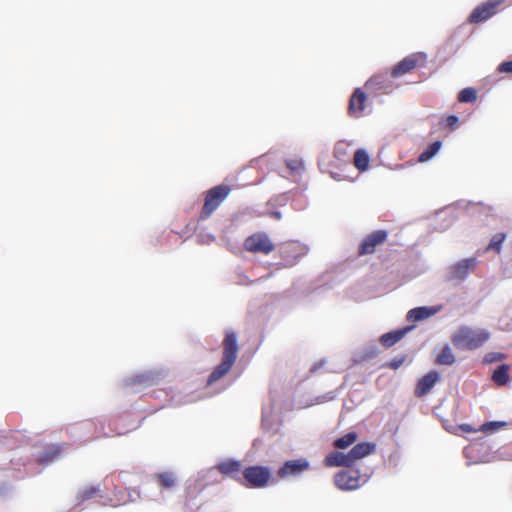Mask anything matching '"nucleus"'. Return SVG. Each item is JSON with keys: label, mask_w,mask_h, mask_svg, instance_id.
<instances>
[{"label": "nucleus", "mask_w": 512, "mask_h": 512, "mask_svg": "<svg viewBox=\"0 0 512 512\" xmlns=\"http://www.w3.org/2000/svg\"><path fill=\"white\" fill-rule=\"evenodd\" d=\"M239 346L237 334L234 331H227L222 341V359L210 373L207 384L211 385L223 378L231 370L238 356Z\"/></svg>", "instance_id": "f257e3e1"}, {"label": "nucleus", "mask_w": 512, "mask_h": 512, "mask_svg": "<svg viewBox=\"0 0 512 512\" xmlns=\"http://www.w3.org/2000/svg\"><path fill=\"white\" fill-rule=\"evenodd\" d=\"M490 339V333L484 329L460 327L452 336L454 346L462 350H475Z\"/></svg>", "instance_id": "f03ea898"}, {"label": "nucleus", "mask_w": 512, "mask_h": 512, "mask_svg": "<svg viewBox=\"0 0 512 512\" xmlns=\"http://www.w3.org/2000/svg\"><path fill=\"white\" fill-rule=\"evenodd\" d=\"M232 188L227 184L216 185L204 192V203L199 213V220L208 219L225 201Z\"/></svg>", "instance_id": "7ed1b4c3"}, {"label": "nucleus", "mask_w": 512, "mask_h": 512, "mask_svg": "<svg viewBox=\"0 0 512 512\" xmlns=\"http://www.w3.org/2000/svg\"><path fill=\"white\" fill-rule=\"evenodd\" d=\"M272 480V473L269 467L261 465H251L245 467L242 472L241 485L247 488H264Z\"/></svg>", "instance_id": "20e7f679"}, {"label": "nucleus", "mask_w": 512, "mask_h": 512, "mask_svg": "<svg viewBox=\"0 0 512 512\" xmlns=\"http://www.w3.org/2000/svg\"><path fill=\"white\" fill-rule=\"evenodd\" d=\"M506 0H487L477 5L468 17L471 24H479L485 22L502 11L505 7Z\"/></svg>", "instance_id": "39448f33"}, {"label": "nucleus", "mask_w": 512, "mask_h": 512, "mask_svg": "<svg viewBox=\"0 0 512 512\" xmlns=\"http://www.w3.org/2000/svg\"><path fill=\"white\" fill-rule=\"evenodd\" d=\"M427 56L423 52L412 53L393 66L390 72L392 78H398L411 73L417 68L426 66Z\"/></svg>", "instance_id": "423d86ee"}, {"label": "nucleus", "mask_w": 512, "mask_h": 512, "mask_svg": "<svg viewBox=\"0 0 512 512\" xmlns=\"http://www.w3.org/2000/svg\"><path fill=\"white\" fill-rule=\"evenodd\" d=\"M244 248L254 254L268 255L275 249V245L266 233L256 232L245 239Z\"/></svg>", "instance_id": "0eeeda50"}, {"label": "nucleus", "mask_w": 512, "mask_h": 512, "mask_svg": "<svg viewBox=\"0 0 512 512\" xmlns=\"http://www.w3.org/2000/svg\"><path fill=\"white\" fill-rule=\"evenodd\" d=\"M387 238L388 232L386 230H376L371 232L360 243L358 247V255L364 256L374 253L378 246L387 241Z\"/></svg>", "instance_id": "6e6552de"}, {"label": "nucleus", "mask_w": 512, "mask_h": 512, "mask_svg": "<svg viewBox=\"0 0 512 512\" xmlns=\"http://www.w3.org/2000/svg\"><path fill=\"white\" fill-rule=\"evenodd\" d=\"M390 77L391 76L388 74L374 75L365 83V87L368 90L378 94H389L395 88V85Z\"/></svg>", "instance_id": "1a4fd4ad"}, {"label": "nucleus", "mask_w": 512, "mask_h": 512, "mask_svg": "<svg viewBox=\"0 0 512 512\" xmlns=\"http://www.w3.org/2000/svg\"><path fill=\"white\" fill-rule=\"evenodd\" d=\"M367 95L361 88H356L349 99L348 114L354 118L365 115L367 107Z\"/></svg>", "instance_id": "9d476101"}, {"label": "nucleus", "mask_w": 512, "mask_h": 512, "mask_svg": "<svg viewBox=\"0 0 512 512\" xmlns=\"http://www.w3.org/2000/svg\"><path fill=\"white\" fill-rule=\"evenodd\" d=\"M334 482L341 490H354L360 487L361 477L357 471L344 470L335 475Z\"/></svg>", "instance_id": "9b49d317"}, {"label": "nucleus", "mask_w": 512, "mask_h": 512, "mask_svg": "<svg viewBox=\"0 0 512 512\" xmlns=\"http://www.w3.org/2000/svg\"><path fill=\"white\" fill-rule=\"evenodd\" d=\"M310 467L309 462L306 459H295L284 462L282 467L277 471V475L280 478H287L290 476H297L308 470Z\"/></svg>", "instance_id": "f8f14e48"}, {"label": "nucleus", "mask_w": 512, "mask_h": 512, "mask_svg": "<svg viewBox=\"0 0 512 512\" xmlns=\"http://www.w3.org/2000/svg\"><path fill=\"white\" fill-rule=\"evenodd\" d=\"M302 247L298 242L290 241L280 247V256L283 259L285 267H291L298 261L302 255Z\"/></svg>", "instance_id": "ddd939ff"}, {"label": "nucleus", "mask_w": 512, "mask_h": 512, "mask_svg": "<svg viewBox=\"0 0 512 512\" xmlns=\"http://www.w3.org/2000/svg\"><path fill=\"white\" fill-rule=\"evenodd\" d=\"M216 469L224 476H228L241 483L244 470L241 461L228 459L217 464Z\"/></svg>", "instance_id": "4468645a"}, {"label": "nucleus", "mask_w": 512, "mask_h": 512, "mask_svg": "<svg viewBox=\"0 0 512 512\" xmlns=\"http://www.w3.org/2000/svg\"><path fill=\"white\" fill-rule=\"evenodd\" d=\"M440 380V375L437 371L432 370L429 371L427 374H425L423 377H421L414 389V395L417 398H422L425 395H427L432 388L435 386V384Z\"/></svg>", "instance_id": "2eb2a0df"}, {"label": "nucleus", "mask_w": 512, "mask_h": 512, "mask_svg": "<svg viewBox=\"0 0 512 512\" xmlns=\"http://www.w3.org/2000/svg\"><path fill=\"white\" fill-rule=\"evenodd\" d=\"M153 481L159 488L161 492L171 491L178 484V477L172 471H164L160 473H155L153 475Z\"/></svg>", "instance_id": "dca6fc26"}, {"label": "nucleus", "mask_w": 512, "mask_h": 512, "mask_svg": "<svg viewBox=\"0 0 512 512\" xmlns=\"http://www.w3.org/2000/svg\"><path fill=\"white\" fill-rule=\"evenodd\" d=\"M476 258H467L457 262L452 267L453 278L463 280L475 268Z\"/></svg>", "instance_id": "f3484780"}, {"label": "nucleus", "mask_w": 512, "mask_h": 512, "mask_svg": "<svg viewBox=\"0 0 512 512\" xmlns=\"http://www.w3.org/2000/svg\"><path fill=\"white\" fill-rule=\"evenodd\" d=\"M79 430L88 440H93L101 436L103 424L100 421L87 420L79 426Z\"/></svg>", "instance_id": "a211bd4d"}, {"label": "nucleus", "mask_w": 512, "mask_h": 512, "mask_svg": "<svg viewBox=\"0 0 512 512\" xmlns=\"http://www.w3.org/2000/svg\"><path fill=\"white\" fill-rule=\"evenodd\" d=\"M326 467H340V466H351V461H349L348 453L344 454L342 452L334 451L329 453L323 461Z\"/></svg>", "instance_id": "6ab92c4d"}, {"label": "nucleus", "mask_w": 512, "mask_h": 512, "mask_svg": "<svg viewBox=\"0 0 512 512\" xmlns=\"http://www.w3.org/2000/svg\"><path fill=\"white\" fill-rule=\"evenodd\" d=\"M374 449V445L366 442L356 444L349 452L348 457L351 461V466L359 459L369 455Z\"/></svg>", "instance_id": "aec40b11"}, {"label": "nucleus", "mask_w": 512, "mask_h": 512, "mask_svg": "<svg viewBox=\"0 0 512 512\" xmlns=\"http://www.w3.org/2000/svg\"><path fill=\"white\" fill-rule=\"evenodd\" d=\"M438 310L431 307H416L411 309L407 313V321L408 322H418L429 318L434 315Z\"/></svg>", "instance_id": "412c9836"}, {"label": "nucleus", "mask_w": 512, "mask_h": 512, "mask_svg": "<svg viewBox=\"0 0 512 512\" xmlns=\"http://www.w3.org/2000/svg\"><path fill=\"white\" fill-rule=\"evenodd\" d=\"M162 378V374L160 372L149 371L140 375H137L133 382L135 384L143 385V386H152L159 383Z\"/></svg>", "instance_id": "4be33fe9"}, {"label": "nucleus", "mask_w": 512, "mask_h": 512, "mask_svg": "<svg viewBox=\"0 0 512 512\" xmlns=\"http://www.w3.org/2000/svg\"><path fill=\"white\" fill-rule=\"evenodd\" d=\"M406 331L407 329H402L385 333L380 337V343L385 347H391L403 338Z\"/></svg>", "instance_id": "5701e85b"}, {"label": "nucleus", "mask_w": 512, "mask_h": 512, "mask_svg": "<svg viewBox=\"0 0 512 512\" xmlns=\"http://www.w3.org/2000/svg\"><path fill=\"white\" fill-rule=\"evenodd\" d=\"M100 494L99 486H87L78 491L76 495V502L78 505L98 496Z\"/></svg>", "instance_id": "b1692460"}, {"label": "nucleus", "mask_w": 512, "mask_h": 512, "mask_svg": "<svg viewBox=\"0 0 512 512\" xmlns=\"http://www.w3.org/2000/svg\"><path fill=\"white\" fill-rule=\"evenodd\" d=\"M510 366L507 364L500 365L492 374V380L498 386H504L509 381Z\"/></svg>", "instance_id": "393cba45"}, {"label": "nucleus", "mask_w": 512, "mask_h": 512, "mask_svg": "<svg viewBox=\"0 0 512 512\" xmlns=\"http://www.w3.org/2000/svg\"><path fill=\"white\" fill-rule=\"evenodd\" d=\"M369 162H370L369 155L367 154V152L365 150H363V149L356 150V152L354 154L353 163H354V166L360 172L366 171L368 169Z\"/></svg>", "instance_id": "a878e982"}, {"label": "nucleus", "mask_w": 512, "mask_h": 512, "mask_svg": "<svg viewBox=\"0 0 512 512\" xmlns=\"http://www.w3.org/2000/svg\"><path fill=\"white\" fill-rule=\"evenodd\" d=\"M435 363L437 365H452L455 363V356L452 352V349L446 345L442 348L440 353L437 355L435 359Z\"/></svg>", "instance_id": "bb28decb"}, {"label": "nucleus", "mask_w": 512, "mask_h": 512, "mask_svg": "<svg viewBox=\"0 0 512 512\" xmlns=\"http://www.w3.org/2000/svg\"><path fill=\"white\" fill-rule=\"evenodd\" d=\"M358 435L356 432H349L344 436L337 438L333 445L338 449H345L356 442Z\"/></svg>", "instance_id": "cd10ccee"}, {"label": "nucleus", "mask_w": 512, "mask_h": 512, "mask_svg": "<svg viewBox=\"0 0 512 512\" xmlns=\"http://www.w3.org/2000/svg\"><path fill=\"white\" fill-rule=\"evenodd\" d=\"M441 141H435L431 143L418 157V161L423 163L430 160L441 148Z\"/></svg>", "instance_id": "c85d7f7f"}, {"label": "nucleus", "mask_w": 512, "mask_h": 512, "mask_svg": "<svg viewBox=\"0 0 512 512\" xmlns=\"http://www.w3.org/2000/svg\"><path fill=\"white\" fill-rule=\"evenodd\" d=\"M505 239L506 234L503 232L494 234L485 250L495 251L497 254H499L502 249V243L505 241Z\"/></svg>", "instance_id": "c756f323"}, {"label": "nucleus", "mask_w": 512, "mask_h": 512, "mask_svg": "<svg viewBox=\"0 0 512 512\" xmlns=\"http://www.w3.org/2000/svg\"><path fill=\"white\" fill-rule=\"evenodd\" d=\"M59 454H60V450L58 447L49 446L46 448V450L44 452H42L38 456V460L41 464H46V463L54 461L58 457Z\"/></svg>", "instance_id": "7c9ffc66"}, {"label": "nucleus", "mask_w": 512, "mask_h": 512, "mask_svg": "<svg viewBox=\"0 0 512 512\" xmlns=\"http://www.w3.org/2000/svg\"><path fill=\"white\" fill-rule=\"evenodd\" d=\"M457 99L461 103H472L477 99V92L472 87L464 88L459 92Z\"/></svg>", "instance_id": "2f4dec72"}, {"label": "nucleus", "mask_w": 512, "mask_h": 512, "mask_svg": "<svg viewBox=\"0 0 512 512\" xmlns=\"http://www.w3.org/2000/svg\"><path fill=\"white\" fill-rule=\"evenodd\" d=\"M285 163L291 173L299 174L304 170V163L300 158L287 159Z\"/></svg>", "instance_id": "473e14b6"}, {"label": "nucleus", "mask_w": 512, "mask_h": 512, "mask_svg": "<svg viewBox=\"0 0 512 512\" xmlns=\"http://www.w3.org/2000/svg\"><path fill=\"white\" fill-rule=\"evenodd\" d=\"M505 358H506V356L503 353L491 352V353H488L485 355L483 362L484 363H493V362L501 361Z\"/></svg>", "instance_id": "72a5a7b5"}, {"label": "nucleus", "mask_w": 512, "mask_h": 512, "mask_svg": "<svg viewBox=\"0 0 512 512\" xmlns=\"http://www.w3.org/2000/svg\"><path fill=\"white\" fill-rule=\"evenodd\" d=\"M497 71L499 73L512 74V60L500 63L497 67Z\"/></svg>", "instance_id": "f704fd0d"}, {"label": "nucleus", "mask_w": 512, "mask_h": 512, "mask_svg": "<svg viewBox=\"0 0 512 512\" xmlns=\"http://www.w3.org/2000/svg\"><path fill=\"white\" fill-rule=\"evenodd\" d=\"M445 124L450 130H455L458 127L459 119L455 115H449L445 119Z\"/></svg>", "instance_id": "c9c22d12"}, {"label": "nucleus", "mask_w": 512, "mask_h": 512, "mask_svg": "<svg viewBox=\"0 0 512 512\" xmlns=\"http://www.w3.org/2000/svg\"><path fill=\"white\" fill-rule=\"evenodd\" d=\"M404 360V357L401 359H394L391 362H389L387 366L392 369H398L403 364Z\"/></svg>", "instance_id": "e433bc0d"}, {"label": "nucleus", "mask_w": 512, "mask_h": 512, "mask_svg": "<svg viewBox=\"0 0 512 512\" xmlns=\"http://www.w3.org/2000/svg\"><path fill=\"white\" fill-rule=\"evenodd\" d=\"M498 423L497 422H490V423H487L483 426V428H486L487 426H495L497 425Z\"/></svg>", "instance_id": "4c0bfd02"}, {"label": "nucleus", "mask_w": 512, "mask_h": 512, "mask_svg": "<svg viewBox=\"0 0 512 512\" xmlns=\"http://www.w3.org/2000/svg\"><path fill=\"white\" fill-rule=\"evenodd\" d=\"M119 504H121L120 499H117V502H115L113 505H114V506H117V505H119Z\"/></svg>", "instance_id": "58836bf2"}, {"label": "nucleus", "mask_w": 512, "mask_h": 512, "mask_svg": "<svg viewBox=\"0 0 512 512\" xmlns=\"http://www.w3.org/2000/svg\"><path fill=\"white\" fill-rule=\"evenodd\" d=\"M338 152H339V147H336L335 154H337Z\"/></svg>", "instance_id": "ea45409f"}]
</instances>
